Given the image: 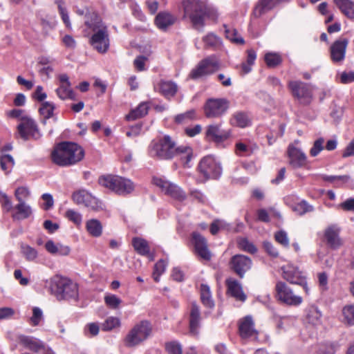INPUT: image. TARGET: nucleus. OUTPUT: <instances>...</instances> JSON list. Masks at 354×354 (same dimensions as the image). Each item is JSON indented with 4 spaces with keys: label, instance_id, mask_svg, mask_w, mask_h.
Returning a JSON list of instances; mask_svg holds the SVG:
<instances>
[{
    "label": "nucleus",
    "instance_id": "6e6552de",
    "mask_svg": "<svg viewBox=\"0 0 354 354\" xmlns=\"http://www.w3.org/2000/svg\"><path fill=\"white\" fill-rule=\"evenodd\" d=\"M288 88L292 96L299 100V103L309 104L313 98V88L307 83L301 81H290Z\"/></svg>",
    "mask_w": 354,
    "mask_h": 354
},
{
    "label": "nucleus",
    "instance_id": "f704fd0d",
    "mask_svg": "<svg viewBox=\"0 0 354 354\" xmlns=\"http://www.w3.org/2000/svg\"><path fill=\"white\" fill-rule=\"evenodd\" d=\"M86 227L88 233L95 237H98L102 234V226L101 223L97 219H91L86 222Z\"/></svg>",
    "mask_w": 354,
    "mask_h": 354
},
{
    "label": "nucleus",
    "instance_id": "423d86ee",
    "mask_svg": "<svg viewBox=\"0 0 354 354\" xmlns=\"http://www.w3.org/2000/svg\"><path fill=\"white\" fill-rule=\"evenodd\" d=\"M152 330L150 323L147 321H142L136 324L128 333L125 339V345L128 347L136 346L151 335Z\"/></svg>",
    "mask_w": 354,
    "mask_h": 354
},
{
    "label": "nucleus",
    "instance_id": "a211bd4d",
    "mask_svg": "<svg viewBox=\"0 0 354 354\" xmlns=\"http://www.w3.org/2000/svg\"><path fill=\"white\" fill-rule=\"evenodd\" d=\"M192 241L196 253L204 260H210L212 255L207 248V241L205 237L198 232H194L192 234Z\"/></svg>",
    "mask_w": 354,
    "mask_h": 354
},
{
    "label": "nucleus",
    "instance_id": "72a5a7b5",
    "mask_svg": "<svg viewBox=\"0 0 354 354\" xmlns=\"http://www.w3.org/2000/svg\"><path fill=\"white\" fill-rule=\"evenodd\" d=\"M321 313L317 307L310 306L308 310L306 322L313 326H319L321 324Z\"/></svg>",
    "mask_w": 354,
    "mask_h": 354
},
{
    "label": "nucleus",
    "instance_id": "0eeeda50",
    "mask_svg": "<svg viewBox=\"0 0 354 354\" xmlns=\"http://www.w3.org/2000/svg\"><path fill=\"white\" fill-rule=\"evenodd\" d=\"M86 24L93 28L94 34L90 39L91 46L99 53H105L109 46V39L107 29L98 21L90 23L86 21Z\"/></svg>",
    "mask_w": 354,
    "mask_h": 354
},
{
    "label": "nucleus",
    "instance_id": "aec40b11",
    "mask_svg": "<svg viewBox=\"0 0 354 354\" xmlns=\"http://www.w3.org/2000/svg\"><path fill=\"white\" fill-rule=\"evenodd\" d=\"M340 227L337 225L328 226L324 232V236L327 244L333 249H337L342 245V241L339 236Z\"/></svg>",
    "mask_w": 354,
    "mask_h": 354
},
{
    "label": "nucleus",
    "instance_id": "f03ea898",
    "mask_svg": "<svg viewBox=\"0 0 354 354\" xmlns=\"http://www.w3.org/2000/svg\"><path fill=\"white\" fill-rule=\"evenodd\" d=\"M182 7L184 17H188L194 27L198 31L202 30L206 16L214 18L216 15V9L200 0H183Z\"/></svg>",
    "mask_w": 354,
    "mask_h": 354
},
{
    "label": "nucleus",
    "instance_id": "ddd939ff",
    "mask_svg": "<svg viewBox=\"0 0 354 354\" xmlns=\"http://www.w3.org/2000/svg\"><path fill=\"white\" fill-rule=\"evenodd\" d=\"M228 109V102L223 98L209 99L204 106L205 114L209 118H218Z\"/></svg>",
    "mask_w": 354,
    "mask_h": 354
},
{
    "label": "nucleus",
    "instance_id": "4468645a",
    "mask_svg": "<svg viewBox=\"0 0 354 354\" xmlns=\"http://www.w3.org/2000/svg\"><path fill=\"white\" fill-rule=\"evenodd\" d=\"M275 290L277 299L284 304L297 306L302 302L301 297L295 295L284 282H278Z\"/></svg>",
    "mask_w": 354,
    "mask_h": 354
},
{
    "label": "nucleus",
    "instance_id": "c756f323",
    "mask_svg": "<svg viewBox=\"0 0 354 354\" xmlns=\"http://www.w3.org/2000/svg\"><path fill=\"white\" fill-rule=\"evenodd\" d=\"M230 269L240 277L243 276V256L236 254L233 256L229 263Z\"/></svg>",
    "mask_w": 354,
    "mask_h": 354
},
{
    "label": "nucleus",
    "instance_id": "7c9ffc66",
    "mask_svg": "<svg viewBox=\"0 0 354 354\" xmlns=\"http://www.w3.org/2000/svg\"><path fill=\"white\" fill-rule=\"evenodd\" d=\"M201 299L206 308H212L214 306V300L212 298L210 288L207 285H201Z\"/></svg>",
    "mask_w": 354,
    "mask_h": 354
},
{
    "label": "nucleus",
    "instance_id": "20e7f679",
    "mask_svg": "<svg viewBox=\"0 0 354 354\" xmlns=\"http://www.w3.org/2000/svg\"><path fill=\"white\" fill-rule=\"evenodd\" d=\"M50 290L58 300L76 299L78 297V287L77 283L71 279L58 275L54 276L50 280Z\"/></svg>",
    "mask_w": 354,
    "mask_h": 354
},
{
    "label": "nucleus",
    "instance_id": "bb28decb",
    "mask_svg": "<svg viewBox=\"0 0 354 354\" xmlns=\"http://www.w3.org/2000/svg\"><path fill=\"white\" fill-rule=\"evenodd\" d=\"M282 0H260L254 10V15L259 17L263 14L272 10Z\"/></svg>",
    "mask_w": 354,
    "mask_h": 354
},
{
    "label": "nucleus",
    "instance_id": "cd10ccee",
    "mask_svg": "<svg viewBox=\"0 0 354 354\" xmlns=\"http://www.w3.org/2000/svg\"><path fill=\"white\" fill-rule=\"evenodd\" d=\"M178 88V85L172 81L162 80L159 83L160 92L167 99L174 97Z\"/></svg>",
    "mask_w": 354,
    "mask_h": 354
},
{
    "label": "nucleus",
    "instance_id": "13d9d810",
    "mask_svg": "<svg viewBox=\"0 0 354 354\" xmlns=\"http://www.w3.org/2000/svg\"><path fill=\"white\" fill-rule=\"evenodd\" d=\"M43 317L42 311L40 308L35 307L32 310V316L30 318L32 325L37 326Z\"/></svg>",
    "mask_w": 354,
    "mask_h": 354
},
{
    "label": "nucleus",
    "instance_id": "774afa93",
    "mask_svg": "<svg viewBox=\"0 0 354 354\" xmlns=\"http://www.w3.org/2000/svg\"><path fill=\"white\" fill-rule=\"evenodd\" d=\"M340 206L344 210L354 212V198L347 199Z\"/></svg>",
    "mask_w": 354,
    "mask_h": 354
},
{
    "label": "nucleus",
    "instance_id": "052dcab7",
    "mask_svg": "<svg viewBox=\"0 0 354 354\" xmlns=\"http://www.w3.org/2000/svg\"><path fill=\"white\" fill-rule=\"evenodd\" d=\"M255 59H256L255 52L253 50H248L247 62L249 66H245V74L249 73L251 71L250 66L254 64Z\"/></svg>",
    "mask_w": 354,
    "mask_h": 354
},
{
    "label": "nucleus",
    "instance_id": "e433bc0d",
    "mask_svg": "<svg viewBox=\"0 0 354 354\" xmlns=\"http://www.w3.org/2000/svg\"><path fill=\"white\" fill-rule=\"evenodd\" d=\"M20 251L27 261H32L37 257V251L26 243L20 244Z\"/></svg>",
    "mask_w": 354,
    "mask_h": 354
},
{
    "label": "nucleus",
    "instance_id": "2eb2a0df",
    "mask_svg": "<svg viewBox=\"0 0 354 354\" xmlns=\"http://www.w3.org/2000/svg\"><path fill=\"white\" fill-rule=\"evenodd\" d=\"M218 62L215 57H209L202 60L198 65L194 68L189 77L192 79H198L203 76L211 74L218 70Z\"/></svg>",
    "mask_w": 354,
    "mask_h": 354
},
{
    "label": "nucleus",
    "instance_id": "c03bdc74",
    "mask_svg": "<svg viewBox=\"0 0 354 354\" xmlns=\"http://www.w3.org/2000/svg\"><path fill=\"white\" fill-rule=\"evenodd\" d=\"M292 210L298 215H303L313 210V206L310 205L305 201H302L292 206Z\"/></svg>",
    "mask_w": 354,
    "mask_h": 354
},
{
    "label": "nucleus",
    "instance_id": "8fccbe9b",
    "mask_svg": "<svg viewBox=\"0 0 354 354\" xmlns=\"http://www.w3.org/2000/svg\"><path fill=\"white\" fill-rule=\"evenodd\" d=\"M120 325V321L117 317H110L106 319L102 324V328L103 330L109 331L112 329L119 327Z\"/></svg>",
    "mask_w": 354,
    "mask_h": 354
},
{
    "label": "nucleus",
    "instance_id": "4d7b16f0",
    "mask_svg": "<svg viewBox=\"0 0 354 354\" xmlns=\"http://www.w3.org/2000/svg\"><path fill=\"white\" fill-rule=\"evenodd\" d=\"M166 349L169 354H182L180 345L175 342L167 343Z\"/></svg>",
    "mask_w": 354,
    "mask_h": 354
},
{
    "label": "nucleus",
    "instance_id": "a878e982",
    "mask_svg": "<svg viewBox=\"0 0 354 354\" xmlns=\"http://www.w3.org/2000/svg\"><path fill=\"white\" fill-rule=\"evenodd\" d=\"M176 17L168 12H159L155 19V23L158 28L161 30H166L169 26L173 25Z\"/></svg>",
    "mask_w": 354,
    "mask_h": 354
},
{
    "label": "nucleus",
    "instance_id": "a18cd8bd",
    "mask_svg": "<svg viewBox=\"0 0 354 354\" xmlns=\"http://www.w3.org/2000/svg\"><path fill=\"white\" fill-rule=\"evenodd\" d=\"M0 203L2 209L6 213L10 212L14 208L10 198L1 191H0Z\"/></svg>",
    "mask_w": 354,
    "mask_h": 354
},
{
    "label": "nucleus",
    "instance_id": "412c9836",
    "mask_svg": "<svg viewBox=\"0 0 354 354\" xmlns=\"http://www.w3.org/2000/svg\"><path fill=\"white\" fill-rule=\"evenodd\" d=\"M226 294L238 301H243V291L241 283L232 277L226 279Z\"/></svg>",
    "mask_w": 354,
    "mask_h": 354
},
{
    "label": "nucleus",
    "instance_id": "4c0bfd02",
    "mask_svg": "<svg viewBox=\"0 0 354 354\" xmlns=\"http://www.w3.org/2000/svg\"><path fill=\"white\" fill-rule=\"evenodd\" d=\"M134 249L141 255H147L149 253V248L147 242L140 238H134L132 241Z\"/></svg>",
    "mask_w": 354,
    "mask_h": 354
},
{
    "label": "nucleus",
    "instance_id": "c85d7f7f",
    "mask_svg": "<svg viewBox=\"0 0 354 354\" xmlns=\"http://www.w3.org/2000/svg\"><path fill=\"white\" fill-rule=\"evenodd\" d=\"M334 2L346 17L354 19V2L350 0H334Z\"/></svg>",
    "mask_w": 354,
    "mask_h": 354
},
{
    "label": "nucleus",
    "instance_id": "864d4df0",
    "mask_svg": "<svg viewBox=\"0 0 354 354\" xmlns=\"http://www.w3.org/2000/svg\"><path fill=\"white\" fill-rule=\"evenodd\" d=\"M195 117V111L192 109L185 113L178 114L175 118V121L177 123L185 122Z\"/></svg>",
    "mask_w": 354,
    "mask_h": 354
},
{
    "label": "nucleus",
    "instance_id": "338daca9",
    "mask_svg": "<svg viewBox=\"0 0 354 354\" xmlns=\"http://www.w3.org/2000/svg\"><path fill=\"white\" fill-rule=\"evenodd\" d=\"M62 42L65 45L66 47L69 48H74L76 46V42L73 37L69 35H66L62 38Z\"/></svg>",
    "mask_w": 354,
    "mask_h": 354
},
{
    "label": "nucleus",
    "instance_id": "680f3d73",
    "mask_svg": "<svg viewBox=\"0 0 354 354\" xmlns=\"http://www.w3.org/2000/svg\"><path fill=\"white\" fill-rule=\"evenodd\" d=\"M231 124L234 126L243 127V114L241 112L234 114L231 119Z\"/></svg>",
    "mask_w": 354,
    "mask_h": 354
},
{
    "label": "nucleus",
    "instance_id": "393cba45",
    "mask_svg": "<svg viewBox=\"0 0 354 354\" xmlns=\"http://www.w3.org/2000/svg\"><path fill=\"white\" fill-rule=\"evenodd\" d=\"M18 341L20 344L33 352H39L44 348L43 342L34 337L19 335Z\"/></svg>",
    "mask_w": 354,
    "mask_h": 354
},
{
    "label": "nucleus",
    "instance_id": "3c124183",
    "mask_svg": "<svg viewBox=\"0 0 354 354\" xmlns=\"http://www.w3.org/2000/svg\"><path fill=\"white\" fill-rule=\"evenodd\" d=\"M0 164L1 169L8 172L14 165V159L10 155H1L0 158Z\"/></svg>",
    "mask_w": 354,
    "mask_h": 354
},
{
    "label": "nucleus",
    "instance_id": "9d476101",
    "mask_svg": "<svg viewBox=\"0 0 354 354\" xmlns=\"http://www.w3.org/2000/svg\"><path fill=\"white\" fill-rule=\"evenodd\" d=\"M72 198L77 205H83L94 212L104 209V204L98 198L85 189H80L73 194Z\"/></svg>",
    "mask_w": 354,
    "mask_h": 354
},
{
    "label": "nucleus",
    "instance_id": "0e129e2a",
    "mask_svg": "<svg viewBox=\"0 0 354 354\" xmlns=\"http://www.w3.org/2000/svg\"><path fill=\"white\" fill-rule=\"evenodd\" d=\"M340 81L342 84L354 82V72H343L340 75Z\"/></svg>",
    "mask_w": 354,
    "mask_h": 354
},
{
    "label": "nucleus",
    "instance_id": "39448f33",
    "mask_svg": "<svg viewBox=\"0 0 354 354\" xmlns=\"http://www.w3.org/2000/svg\"><path fill=\"white\" fill-rule=\"evenodd\" d=\"M98 182L102 187L122 195L129 194L134 189V185L129 179L119 176H102L99 178Z\"/></svg>",
    "mask_w": 354,
    "mask_h": 354
},
{
    "label": "nucleus",
    "instance_id": "a19ab883",
    "mask_svg": "<svg viewBox=\"0 0 354 354\" xmlns=\"http://www.w3.org/2000/svg\"><path fill=\"white\" fill-rule=\"evenodd\" d=\"M265 62L268 67L274 68L281 63L282 59L277 53H268L265 55Z\"/></svg>",
    "mask_w": 354,
    "mask_h": 354
},
{
    "label": "nucleus",
    "instance_id": "5fc2aeb1",
    "mask_svg": "<svg viewBox=\"0 0 354 354\" xmlns=\"http://www.w3.org/2000/svg\"><path fill=\"white\" fill-rule=\"evenodd\" d=\"M324 139L320 138L314 142L313 146L310 151L312 156H316L324 149Z\"/></svg>",
    "mask_w": 354,
    "mask_h": 354
},
{
    "label": "nucleus",
    "instance_id": "69168bd1",
    "mask_svg": "<svg viewBox=\"0 0 354 354\" xmlns=\"http://www.w3.org/2000/svg\"><path fill=\"white\" fill-rule=\"evenodd\" d=\"M263 247L266 251L272 257H276L279 253L277 250L270 243V242L265 241L263 243Z\"/></svg>",
    "mask_w": 354,
    "mask_h": 354
},
{
    "label": "nucleus",
    "instance_id": "de8ad7c7",
    "mask_svg": "<svg viewBox=\"0 0 354 354\" xmlns=\"http://www.w3.org/2000/svg\"><path fill=\"white\" fill-rule=\"evenodd\" d=\"M225 33L226 38L232 42L239 44H243V39L238 35V32L235 29L227 28V27L225 26Z\"/></svg>",
    "mask_w": 354,
    "mask_h": 354
},
{
    "label": "nucleus",
    "instance_id": "09e8293b",
    "mask_svg": "<svg viewBox=\"0 0 354 354\" xmlns=\"http://www.w3.org/2000/svg\"><path fill=\"white\" fill-rule=\"evenodd\" d=\"M166 266L167 262L162 259H160L155 264L153 277L156 282L159 281L160 276L165 272Z\"/></svg>",
    "mask_w": 354,
    "mask_h": 354
},
{
    "label": "nucleus",
    "instance_id": "dca6fc26",
    "mask_svg": "<svg viewBox=\"0 0 354 354\" xmlns=\"http://www.w3.org/2000/svg\"><path fill=\"white\" fill-rule=\"evenodd\" d=\"M283 277L291 283L303 286L306 294H308L309 289L307 286L306 277L297 268L292 265H288L282 268Z\"/></svg>",
    "mask_w": 354,
    "mask_h": 354
},
{
    "label": "nucleus",
    "instance_id": "6e6d98bb",
    "mask_svg": "<svg viewBox=\"0 0 354 354\" xmlns=\"http://www.w3.org/2000/svg\"><path fill=\"white\" fill-rule=\"evenodd\" d=\"M29 194V190L24 187H18L15 192V196L18 202H25L24 199L28 198Z\"/></svg>",
    "mask_w": 354,
    "mask_h": 354
},
{
    "label": "nucleus",
    "instance_id": "473e14b6",
    "mask_svg": "<svg viewBox=\"0 0 354 354\" xmlns=\"http://www.w3.org/2000/svg\"><path fill=\"white\" fill-rule=\"evenodd\" d=\"M258 334V330L254 327L252 317H245V339L250 338L252 340H257Z\"/></svg>",
    "mask_w": 354,
    "mask_h": 354
},
{
    "label": "nucleus",
    "instance_id": "58836bf2",
    "mask_svg": "<svg viewBox=\"0 0 354 354\" xmlns=\"http://www.w3.org/2000/svg\"><path fill=\"white\" fill-rule=\"evenodd\" d=\"M104 303L109 308L118 310L120 308L122 301L115 295L106 294L104 296Z\"/></svg>",
    "mask_w": 354,
    "mask_h": 354
},
{
    "label": "nucleus",
    "instance_id": "7ed1b4c3",
    "mask_svg": "<svg viewBox=\"0 0 354 354\" xmlns=\"http://www.w3.org/2000/svg\"><path fill=\"white\" fill-rule=\"evenodd\" d=\"M84 155L80 146L74 142H62L51 153L54 163L59 166L66 167L80 161Z\"/></svg>",
    "mask_w": 354,
    "mask_h": 354
},
{
    "label": "nucleus",
    "instance_id": "e2e57ef3",
    "mask_svg": "<svg viewBox=\"0 0 354 354\" xmlns=\"http://www.w3.org/2000/svg\"><path fill=\"white\" fill-rule=\"evenodd\" d=\"M147 60V57L145 56H138L136 57L133 62L134 66L139 71H144L145 68V64Z\"/></svg>",
    "mask_w": 354,
    "mask_h": 354
},
{
    "label": "nucleus",
    "instance_id": "b1692460",
    "mask_svg": "<svg viewBox=\"0 0 354 354\" xmlns=\"http://www.w3.org/2000/svg\"><path fill=\"white\" fill-rule=\"evenodd\" d=\"M201 313L199 306L195 303H192L189 315V333L192 335L198 334L200 327Z\"/></svg>",
    "mask_w": 354,
    "mask_h": 354
},
{
    "label": "nucleus",
    "instance_id": "9b49d317",
    "mask_svg": "<svg viewBox=\"0 0 354 354\" xmlns=\"http://www.w3.org/2000/svg\"><path fill=\"white\" fill-rule=\"evenodd\" d=\"M153 183L159 187L165 194L176 200L182 201L186 198L185 193L178 185L163 178L154 177Z\"/></svg>",
    "mask_w": 354,
    "mask_h": 354
},
{
    "label": "nucleus",
    "instance_id": "f257e3e1",
    "mask_svg": "<svg viewBox=\"0 0 354 354\" xmlns=\"http://www.w3.org/2000/svg\"><path fill=\"white\" fill-rule=\"evenodd\" d=\"M149 153L151 157L160 160H169L176 153H185L187 163L192 159V149L187 146L176 147L174 140L169 136H164L156 141H153L149 146Z\"/></svg>",
    "mask_w": 354,
    "mask_h": 354
},
{
    "label": "nucleus",
    "instance_id": "1a4fd4ad",
    "mask_svg": "<svg viewBox=\"0 0 354 354\" xmlns=\"http://www.w3.org/2000/svg\"><path fill=\"white\" fill-rule=\"evenodd\" d=\"M198 169L205 180L217 178L222 173V167L218 161L212 156H207L201 159Z\"/></svg>",
    "mask_w": 354,
    "mask_h": 354
},
{
    "label": "nucleus",
    "instance_id": "6ab92c4d",
    "mask_svg": "<svg viewBox=\"0 0 354 354\" xmlns=\"http://www.w3.org/2000/svg\"><path fill=\"white\" fill-rule=\"evenodd\" d=\"M59 86L56 89L57 96L62 100H75V94L71 88V82L66 74L59 75Z\"/></svg>",
    "mask_w": 354,
    "mask_h": 354
},
{
    "label": "nucleus",
    "instance_id": "f8f14e48",
    "mask_svg": "<svg viewBox=\"0 0 354 354\" xmlns=\"http://www.w3.org/2000/svg\"><path fill=\"white\" fill-rule=\"evenodd\" d=\"M17 131L24 140L30 138L37 140L41 136L35 122L28 116L21 118V122L17 125Z\"/></svg>",
    "mask_w": 354,
    "mask_h": 354
},
{
    "label": "nucleus",
    "instance_id": "bf43d9fd",
    "mask_svg": "<svg viewBox=\"0 0 354 354\" xmlns=\"http://www.w3.org/2000/svg\"><path fill=\"white\" fill-rule=\"evenodd\" d=\"M275 240L282 245L286 247L288 245L289 241L287 236V234L283 231H279L274 235Z\"/></svg>",
    "mask_w": 354,
    "mask_h": 354
},
{
    "label": "nucleus",
    "instance_id": "49530a36",
    "mask_svg": "<svg viewBox=\"0 0 354 354\" xmlns=\"http://www.w3.org/2000/svg\"><path fill=\"white\" fill-rule=\"evenodd\" d=\"M203 41L205 44V47L206 48H214L219 46L221 44L220 39L213 33H209L206 36L203 37Z\"/></svg>",
    "mask_w": 354,
    "mask_h": 354
},
{
    "label": "nucleus",
    "instance_id": "2f4dec72",
    "mask_svg": "<svg viewBox=\"0 0 354 354\" xmlns=\"http://www.w3.org/2000/svg\"><path fill=\"white\" fill-rule=\"evenodd\" d=\"M149 105L147 102L140 103L138 106L132 110L127 116V120H135L146 115L148 113Z\"/></svg>",
    "mask_w": 354,
    "mask_h": 354
},
{
    "label": "nucleus",
    "instance_id": "4be33fe9",
    "mask_svg": "<svg viewBox=\"0 0 354 354\" xmlns=\"http://www.w3.org/2000/svg\"><path fill=\"white\" fill-rule=\"evenodd\" d=\"M206 136L209 140L219 144L227 140L229 134L226 131L221 129L220 125L212 124L207 128Z\"/></svg>",
    "mask_w": 354,
    "mask_h": 354
},
{
    "label": "nucleus",
    "instance_id": "79ce46f5",
    "mask_svg": "<svg viewBox=\"0 0 354 354\" xmlns=\"http://www.w3.org/2000/svg\"><path fill=\"white\" fill-rule=\"evenodd\" d=\"M55 106L53 103L45 102L41 104L39 108L40 114L44 118V123H46V120L50 118L53 113Z\"/></svg>",
    "mask_w": 354,
    "mask_h": 354
},
{
    "label": "nucleus",
    "instance_id": "5701e85b",
    "mask_svg": "<svg viewBox=\"0 0 354 354\" xmlns=\"http://www.w3.org/2000/svg\"><path fill=\"white\" fill-rule=\"evenodd\" d=\"M288 154L289 163L293 168H299L305 165L306 157L300 149L295 147H289Z\"/></svg>",
    "mask_w": 354,
    "mask_h": 354
},
{
    "label": "nucleus",
    "instance_id": "f3484780",
    "mask_svg": "<svg viewBox=\"0 0 354 354\" xmlns=\"http://www.w3.org/2000/svg\"><path fill=\"white\" fill-rule=\"evenodd\" d=\"M348 44V39L340 37L330 46V58L333 62L339 63L344 59Z\"/></svg>",
    "mask_w": 354,
    "mask_h": 354
},
{
    "label": "nucleus",
    "instance_id": "603ef678",
    "mask_svg": "<svg viewBox=\"0 0 354 354\" xmlns=\"http://www.w3.org/2000/svg\"><path fill=\"white\" fill-rule=\"evenodd\" d=\"M66 217L74 223L75 225H79L82 223V217L80 213L73 209H68L65 213Z\"/></svg>",
    "mask_w": 354,
    "mask_h": 354
},
{
    "label": "nucleus",
    "instance_id": "ea45409f",
    "mask_svg": "<svg viewBox=\"0 0 354 354\" xmlns=\"http://www.w3.org/2000/svg\"><path fill=\"white\" fill-rule=\"evenodd\" d=\"M15 209L17 211V216H16L17 218H26L30 216L32 213L31 207L25 202H19L15 207Z\"/></svg>",
    "mask_w": 354,
    "mask_h": 354
},
{
    "label": "nucleus",
    "instance_id": "37998d69",
    "mask_svg": "<svg viewBox=\"0 0 354 354\" xmlns=\"http://www.w3.org/2000/svg\"><path fill=\"white\" fill-rule=\"evenodd\" d=\"M55 3L57 5L59 12L62 17L63 22L67 28H71V24L69 19L67 10L64 6V1L63 0H57L55 1Z\"/></svg>",
    "mask_w": 354,
    "mask_h": 354
},
{
    "label": "nucleus",
    "instance_id": "c9c22d12",
    "mask_svg": "<svg viewBox=\"0 0 354 354\" xmlns=\"http://www.w3.org/2000/svg\"><path fill=\"white\" fill-rule=\"evenodd\" d=\"M342 322L347 325H354V304L344 306L342 310Z\"/></svg>",
    "mask_w": 354,
    "mask_h": 354
}]
</instances>
